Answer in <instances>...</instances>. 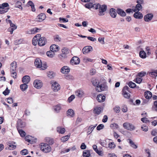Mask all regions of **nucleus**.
I'll return each instance as SVG.
<instances>
[{"mask_svg":"<svg viewBox=\"0 0 157 157\" xmlns=\"http://www.w3.org/2000/svg\"><path fill=\"white\" fill-rule=\"evenodd\" d=\"M69 49L66 47H63L61 49L62 53L59 54L58 56V58L61 59H64L66 58L67 57V55L69 53Z\"/></svg>","mask_w":157,"mask_h":157,"instance_id":"nucleus-1","label":"nucleus"},{"mask_svg":"<svg viewBox=\"0 0 157 157\" xmlns=\"http://www.w3.org/2000/svg\"><path fill=\"white\" fill-rule=\"evenodd\" d=\"M50 83L51 84V88L54 92H57L60 90V86L56 81H51Z\"/></svg>","mask_w":157,"mask_h":157,"instance_id":"nucleus-2","label":"nucleus"},{"mask_svg":"<svg viewBox=\"0 0 157 157\" xmlns=\"http://www.w3.org/2000/svg\"><path fill=\"white\" fill-rule=\"evenodd\" d=\"M107 87L105 83H103L99 84L96 87V91L98 92H101L107 90Z\"/></svg>","mask_w":157,"mask_h":157,"instance_id":"nucleus-3","label":"nucleus"},{"mask_svg":"<svg viewBox=\"0 0 157 157\" xmlns=\"http://www.w3.org/2000/svg\"><path fill=\"white\" fill-rule=\"evenodd\" d=\"M123 126L125 129L130 131L133 130L135 128L134 125L128 122L124 123L123 124Z\"/></svg>","mask_w":157,"mask_h":157,"instance_id":"nucleus-4","label":"nucleus"},{"mask_svg":"<svg viewBox=\"0 0 157 157\" xmlns=\"http://www.w3.org/2000/svg\"><path fill=\"white\" fill-rule=\"evenodd\" d=\"M42 82L40 80L38 79H36L34 80L33 86L35 88L37 89H40L42 87Z\"/></svg>","mask_w":157,"mask_h":157,"instance_id":"nucleus-5","label":"nucleus"},{"mask_svg":"<svg viewBox=\"0 0 157 157\" xmlns=\"http://www.w3.org/2000/svg\"><path fill=\"white\" fill-rule=\"evenodd\" d=\"M40 149L44 152H48L49 151V146L47 144L42 143L41 145Z\"/></svg>","mask_w":157,"mask_h":157,"instance_id":"nucleus-6","label":"nucleus"},{"mask_svg":"<svg viewBox=\"0 0 157 157\" xmlns=\"http://www.w3.org/2000/svg\"><path fill=\"white\" fill-rule=\"evenodd\" d=\"M107 9L106 6L103 5H101V7L99 10L98 15L100 16H103L105 13L104 12L106 11Z\"/></svg>","mask_w":157,"mask_h":157,"instance_id":"nucleus-7","label":"nucleus"},{"mask_svg":"<svg viewBox=\"0 0 157 157\" xmlns=\"http://www.w3.org/2000/svg\"><path fill=\"white\" fill-rule=\"evenodd\" d=\"M93 50L92 47L91 46H86L85 47L82 49L83 54H86L92 51Z\"/></svg>","mask_w":157,"mask_h":157,"instance_id":"nucleus-8","label":"nucleus"},{"mask_svg":"<svg viewBox=\"0 0 157 157\" xmlns=\"http://www.w3.org/2000/svg\"><path fill=\"white\" fill-rule=\"evenodd\" d=\"M46 18V15L44 13H41L38 15L36 18V21L41 22Z\"/></svg>","mask_w":157,"mask_h":157,"instance_id":"nucleus-9","label":"nucleus"},{"mask_svg":"<svg viewBox=\"0 0 157 157\" xmlns=\"http://www.w3.org/2000/svg\"><path fill=\"white\" fill-rule=\"evenodd\" d=\"M79 63V59L76 56L73 57L70 61L71 63L73 65L78 64Z\"/></svg>","mask_w":157,"mask_h":157,"instance_id":"nucleus-10","label":"nucleus"},{"mask_svg":"<svg viewBox=\"0 0 157 157\" xmlns=\"http://www.w3.org/2000/svg\"><path fill=\"white\" fill-rule=\"evenodd\" d=\"M35 66L38 68H41L42 66V63L41 59L39 58L35 59L34 61Z\"/></svg>","mask_w":157,"mask_h":157,"instance_id":"nucleus-11","label":"nucleus"},{"mask_svg":"<svg viewBox=\"0 0 157 157\" xmlns=\"http://www.w3.org/2000/svg\"><path fill=\"white\" fill-rule=\"evenodd\" d=\"M46 42V40L44 37H40L39 39L38 44L39 46H42L44 45Z\"/></svg>","mask_w":157,"mask_h":157,"instance_id":"nucleus-12","label":"nucleus"},{"mask_svg":"<svg viewBox=\"0 0 157 157\" xmlns=\"http://www.w3.org/2000/svg\"><path fill=\"white\" fill-rule=\"evenodd\" d=\"M59 50V46L56 44H52L50 47V50L53 52H58Z\"/></svg>","mask_w":157,"mask_h":157,"instance_id":"nucleus-13","label":"nucleus"},{"mask_svg":"<svg viewBox=\"0 0 157 157\" xmlns=\"http://www.w3.org/2000/svg\"><path fill=\"white\" fill-rule=\"evenodd\" d=\"M153 17L152 13H149L145 15L144 17V19L146 22H149L151 21Z\"/></svg>","mask_w":157,"mask_h":157,"instance_id":"nucleus-14","label":"nucleus"},{"mask_svg":"<svg viewBox=\"0 0 157 157\" xmlns=\"http://www.w3.org/2000/svg\"><path fill=\"white\" fill-rule=\"evenodd\" d=\"M40 37V35L37 34L33 37L32 40V44L34 45L35 46L37 44V41Z\"/></svg>","mask_w":157,"mask_h":157,"instance_id":"nucleus-15","label":"nucleus"},{"mask_svg":"<svg viewBox=\"0 0 157 157\" xmlns=\"http://www.w3.org/2000/svg\"><path fill=\"white\" fill-rule=\"evenodd\" d=\"M105 96L102 94L98 95L97 97V99L100 102H103L105 101Z\"/></svg>","mask_w":157,"mask_h":157,"instance_id":"nucleus-16","label":"nucleus"},{"mask_svg":"<svg viewBox=\"0 0 157 157\" xmlns=\"http://www.w3.org/2000/svg\"><path fill=\"white\" fill-rule=\"evenodd\" d=\"M142 8L141 5L137 4L136 6L132 7V11L134 12H138Z\"/></svg>","mask_w":157,"mask_h":157,"instance_id":"nucleus-17","label":"nucleus"},{"mask_svg":"<svg viewBox=\"0 0 157 157\" xmlns=\"http://www.w3.org/2000/svg\"><path fill=\"white\" fill-rule=\"evenodd\" d=\"M53 109L55 112L56 113H59L61 109V105L60 104H58L53 106Z\"/></svg>","mask_w":157,"mask_h":157,"instance_id":"nucleus-18","label":"nucleus"},{"mask_svg":"<svg viewBox=\"0 0 157 157\" xmlns=\"http://www.w3.org/2000/svg\"><path fill=\"white\" fill-rule=\"evenodd\" d=\"M22 82L23 83L27 84L30 81V77L28 75L24 76L22 78Z\"/></svg>","mask_w":157,"mask_h":157,"instance_id":"nucleus-19","label":"nucleus"},{"mask_svg":"<svg viewBox=\"0 0 157 157\" xmlns=\"http://www.w3.org/2000/svg\"><path fill=\"white\" fill-rule=\"evenodd\" d=\"M18 125L17 126V129L18 128L20 129V128H24L25 126V123L24 122L22 121L21 120H20L17 123Z\"/></svg>","mask_w":157,"mask_h":157,"instance_id":"nucleus-20","label":"nucleus"},{"mask_svg":"<svg viewBox=\"0 0 157 157\" xmlns=\"http://www.w3.org/2000/svg\"><path fill=\"white\" fill-rule=\"evenodd\" d=\"M76 95L79 98L82 97L84 94V92L81 90H79L75 92Z\"/></svg>","mask_w":157,"mask_h":157,"instance_id":"nucleus-21","label":"nucleus"},{"mask_svg":"<svg viewBox=\"0 0 157 157\" xmlns=\"http://www.w3.org/2000/svg\"><path fill=\"white\" fill-rule=\"evenodd\" d=\"M133 16L134 17L137 19H141L142 18L143 16L142 14L138 12H136V13L134 14Z\"/></svg>","mask_w":157,"mask_h":157,"instance_id":"nucleus-22","label":"nucleus"},{"mask_svg":"<svg viewBox=\"0 0 157 157\" xmlns=\"http://www.w3.org/2000/svg\"><path fill=\"white\" fill-rule=\"evenodd\" d=\"M110 14L112 17L115 18L117 15V13L115 12V10L113 8H111L110 10Z\"/></svg>","mask_w":157,"mask_h":157,"instance_id":"nucleus-23","label":"nucleus"},{"mask_svg":"<svg viewBox=\"0 0 157 157\" xmlns=\"http://www.w3.org/2000/svg\"><path fill=\"white\" fill-rule=\"evenodd\" d=\"M40 30V29L37 28H34L29 31V33L30 34H33L37 32H38Z\"/></svg>","mask_w":157,"mask_h":157,"instance_id":"nucleus-24","label":"nucleus"},{"mask_svg":"<svg viewBox=\"0 0 157 157\" xmlns=\"http://www.w3.org/2000/svg\"><path fill=\"white\" fill-rule=\"evenodd\" d=\"M144 96L146 99H149L151 97L152 94L150 91H147L144 93Z\"/></svg>","mask_w":157,"mask_h":157,"instance_id":"nucleus-25","label":"nucleus"},{"mask_svg":"<svg viewBox=\"0 0 157 157\" xmlns=\"http://www.w3.org/2000/svg\"><path fill=\"white\" fill-rule=\"evenodd\" d=\"M102 111V110L101 107H96L94 110V113L97 115H99L101 113Z\"/></svg>","mask_w":157,"mask_h":157,"instance_id":"nucleus-26","label":"nucleus"},{"mask_svg":"<svg viewBox=\"0 0 157 157\" xmlns=\"http://www.w3.org/2000/svg\"><path fill=\"white\" fill-rule=\"evenodd\" d=\"M97 124H96L95 126H93V125H90L88 129V131L87 132V134L88 135H89L91 133V132H92L94 129L97 126Z\"/></svg>","mask_w":157,"mask_h":157,"instance_id":"nucleus-27","label":"nucleus"},{"mask_svg":"<svg viewBox=\"0 0 157 157\" xmlns=\"http://www.w3.org/2000/svg\"><path fill=\"white\" fill-rule=\"evenodd\" d=\"M67 116H70L71 117H73L74 115V111L71 109H69L67 111Z\"/></svg>","mask_w":157,"mask_h":157,"instance_id":"nucleus-28","label":"nucleus"},{"mask_svg":"<svg viewBox=\"0 0 157 157\" xmlns=\"http://www.w3.org/2000/svg\"><path fill=\"white\" fill-rule=\"evenodd\" d=\"M21 4L22 3L21 2L17 1L15 4V7L16 8H19L22 10L23 9V8L21 6Z\"/></svg>","mask_w":157,"mask_h":157,"instance_id":"nucleus-29","label":"nucleus"},{"mask_svg":"<svg viewBox=\"0 0 157 157\" xmlns=\"http://www.w3.org/2000/svg\"><path fill=\"white\" fill-rule=\"evenodd\" d=\"M57 131L60 133L63 134L65 132V129L64 128L59 127L57 128Z\"/></svg>","mask_w":157,"mask_h":157,"instance_id":"nucleus-30","label":"nucleus"},{"mask_svg":"<svg viewBox=\"0 0 157 157\" xmlns=\"http://www.w3.org/2000/svg\"><path fill=\"white\" fill-rule=\"evenodd\" d=\"M20 87L21 90L23 91H24L28 88V86L26 84L24 83V84L20 85Z\"/></svg>","mask_w":157,"mask_h":157,"instance_id":"nucleus-31","label":"nucleus"},{"mask_svg":"<svg viewBox=\"0 0 157 157\" xmlns=\"http://www.w3.org/2000/svg\"><path fill=\"white\" fill-rule=\"evenodd\" d=\"M117 13L122 16H125L126 15L125 13L122 10L118 9L117 10Z\"/></svg>","mask_w":157,"mask_h":157,"instance_id":"nucleus-32","label":"nucleus"},{"mask_svg":"<svg viewBox=\"0 0 157 157\" xmlns=\"http://www.w3.org/2000/svg\"><path fill=\"white\" fill-rule=\"evenodd\" d=\"M84 157H89L90 156L89 151L87 150L84 151L83 152Z\"/></svg>","mask_w":157,"mask_h":157,"instance_id":"nucleus-33","label":"nucleus"},{"mask_svg":"<svg viewBox=\"0 0 157 157\" xmlns=\"http://www.w3.org/2000/svg\"><path fill=\"white\" fill-rule=\"evenodd\" d=\"M110 128L113 129H117L118 128V125L116 123H113L110 124Z\"/></svg>","mask_w":157,"mask_h":157,"instance_id":"nucleus-34","label":"nucleus"},{"mask_svg":"<svg viewBox=\"0 0 157 157\" xmlns=\"http://www.w3.org/2000/svg\"><path fill=\"white\" fill-rule=\"evenodd\" d=\"M139 55L140 57L143 59L145 58L146 56V53L144 51L140 52L139 53Z\"/></svg>","mask_w":157,"mask_h":157,"instance_id":"nucleus-35","label":"nucleus"},{"mask_svg":"<svg viewBox=\"0 0 157 157\" xmlns=\"http://www.w3.org/2000/svg\"><path fill=\"white\" fill-rule=\"evenodd\" d=\"M54 40L56 42H60L61 39L60 37L58 35H56L54 36Z\"/></svg>","mask_w":157,"mask_h":157,"instance_id":"nucleus-36","label":"nucleus"},{"mask_svg":"<svg viewBox=\"0 0 157 157\" xmlns=\"http://www.w3.org/2000/svg\"><path fill=\"white\" fill-rule=\"evenodd\" d=\"M9 6V4L6 2L2 4H0V9H5L6 7Z\"/></svg>","mask_w":157,"mask_h":157,"instance_id":"nucleus-37","label":"nucleus"},{"mask_svg":"<svg viewBox=\"0 0 157 157\" xmlns=\"http://www.w3.org/2000/svg\"><path fill=\"white\" fill-rule=\"evenodd\" d=\"M149 74L151 77L154 78H156L157 76V70L150 72Z\"/></svg>","mask_w":157,"mask_h":157,"instance_id":"nucleus-38","label":"nucleus"},{"mask_svg":"<svg viewBox=\"0 0 157 157\" xmlns=\"http://www.w3.org/2000/svg\"><path fill=\"white\" fill-rule=\"evenodd\" d=\"M18 132L21 137H24L26 135L25 132L22 130L18 128Z\"/></svg>","mask_w":157,"mask_h":157,"instance_id":"nucleus-39","label":"nucleus"},{"mask_svg":"<svg viewBox=\"0 0 157 157\" xmlns=\"http://www.w3.org/2000/svg\"><path fill=\"white\" fill-rule=\"evenodd\" d=\"M92 82L93 85L96 87L100 83L98 81V80L96 79H93L92 81Z\"/></svg>","mask_w":157,"mask_h":157,"instance_id":"nucleus-40","label":"nucleus"},{"mask_svg":"<svg viewBox=\"0 0 157 157\" xmlns=\"http://www.w3.org/2000/svg\"><path fill=\"white\" fill-rule=\"evenodd\" d=\"M11 76L14 78H17V73L14 69H13L12 71H11Z\"/></svg>","mask_w":157,"mask_h":157,"instance_id":"nucleus-41","label":"nucleus"},{"mask_svg":"<svg viewBox=\"0 0 157 157\" xmlns=\"http://www.w3.org/2000/svg\"><path fill=\"white\" fill-rule=\"evenodd\" d=\"M142 78L138 77L137 76L135 80H134V81L137 83L140 84L142 82Z\"/></svg>","mask_w":157,"mask_h":157,"instance_id":"nucleus-42","label":"nucleus"},{"mask_svg":"<svg viewBox=\"0 0 157 157\" xmlns=\"http://www.w3.org/2000/svg\"><path fill=\"white\" fill-rule=\"evenodd\" d=\"M83 61L84 63H87L88 62H92L93 59L88 57H85L83 59Z\"/></svg>","mask_w":157,"mask_h":157,"instance_id":"nucleus-43","label":"nucleus"},{"mask_svg":"<svg viewBox=\"0 0 157 157\" xmlns=\"http://www.w3.org/2000/svg\"><path fill=\"white\" fill-rule=\"evenodd\" d=\"M129 143L131 144V146L135 149H136L137 147V146L134 143L132 140H129Z\"/></svg>","mask_w":157,"mask_h":157,"instance_id":"nucleus-44","label":"nucleus"},{"mask_svg":"<svg viewBox=\"0 0 157 157\" xmlns=\"http://www.w3.org/2000/svg\"><path fill=\"white\" fill-rule=\"evenodd\" d=\"M69 138V136L67 135L65 136H63L61 138V140L63 142H64L65 141L68 140Z\"/></svg>","mask_w":157,"mask_h":157,"instance_id":"nucleus-45","label":"nucleus"},{"mask_svg":"<svg viewBox=\"0 0 157 157\" xmlns=\"http://www.w3.org/2000/svg\"><path fill=\"white\" fill-rule=\"evenodd\" d=\"M128 86L131 88H133L136 87V84L132 81H130L128 83Z\"/></svg>","mask_w":157,"mask_h":157,"instance_id":"nucleus-46","label":"nucleus"},{"mask_svg":"<svg viewBox=\"0 0 157 157\" xmlns=\"http://www.w3.org/2000/svg\"><path fill=\"white\" fill-rule=\"evenodd\" d=\"M130 89L127 86H125L123 87L122 90V92H127L126 91L129 92H130Z\"/></svg>","mask_w":157,"mask_h":157,"instance_id":"nucleus-47","label":"nucleus"},{"mask_svg":"<svg viewBox=\"0 0 157 157\" xmlns=\"http://www.w3.org/2000/svg\"><path fill=\"white\" fill-rule=\"evenodd\" d=\"M17 63L16 62L14 61H13V62H12L11 64V68H13V69H15L17 67Z\"/></svg>","mask_w":157,"mask_h":157,"instance_id":"nucleus-48","label":"nucleus"},{"mask_svg":"<svg viewBox=\"0 0 157 157\" xmlns=\"http://www.w3.org/2000/svg\"><path fill=\"white\" fill-rule=\"evenodd\" d=\"M9 23L10 24V27L11 28L16 29L17 28V26L14 24L12 23L11 21H9Z\"/></svg>","mask_w":157,"mask_h":157,"instance_id":"nucleus-49","label":"nucleus"},{"mask_svg":"<svg viewBox=\"0 0 157 157\" xmlns=\"http://www.w3.org/2000/svg\"><path fill=\"white\" fill-rule=\"evenodd\" d=\"M9 9L6 8L5 9H0V14H4L8 12Z\"/></svg>","mask_w":157,"mask_h":157,"instance_id":"nucleus-50","label":"nucleus"},{"mask_svg":"<svg viewBox=\"0 0 157 157\" xmlns=\"http://www.w3.org/2000/svg\"><path fill=\"white\" fill-rule=\"evenodd\" d=\"M23 41L22 39L17 40L15 41L14 43L16 45H18L21 44Z\"/></svg>","mask_w":157,"mask_h":157,"instance_id":"nucleus-51","label":"nucleus"},{"mask_svg":"<svg viewBox=\"0 0 157 157\" xmlns=\"http://www.w3.org/2000/svg\"><path fill=\"white\" fill-rule=\"evenodd\" d=\"M8 149L10 150H13L15 149L16 148V146L13 145L10 143H9Z\"/></svg>","mask_w":157,"mask_h":157,"instance_id":"nucleus-52","label":"nucleus"},{"mask_svg":"<svg viewBox=\"0 0 157 157\" xmlns=\"http://www.w3.org/2000/svg\"><path fill=\"white\" fill-rule=\"evenodd\" d=\"M104 39V37H99L98 39V40L101 44H105Z\"/></svg>","mask_w":157,"mask_h":157,"instance_id":"nucleus-53","label":"nucleus"},{"mask_svg":"<svg viewBox=\"0 0 157 157\" xmlns=\"http://www.w3.org/2000/svg\"><path fill=\"white\" fill-rule=\"evenodd\" d=\"M85 7L88 9H90L93 7V5L91 3H88L85 4Z\"/></svg>","mask_w":157,"mask_h":157,"instance_id":"nucleus-54","label":"nucleus"},{"mask_svg":"<svg viewBox=\"0 0 157 157\" xmlns=\"http://www.w3.org/2000/svg\"><path fill=\"white\" fill-rule=\"evenodd\" d=\"M59 21L60 22H67L68 21V19L61 17L59 18Z\"/></svg>","mask_w":157,"mask_h":157,"instance_id":"nucleus-55","label":"nucleus"},{"mask_svg":"<svg viewBox=\"0 0 157 157\" xmlns=\"http://www.w3.org/2000/svg\"><path fill=\"white\" fill-rule=\"evenodd\" d=\"M113 110L116 113H118L120 111V108L119 106H117L114 108Z\"/></svg>","mask_w":157,"mask_h":157,"instance_id":"nucleus-56","label":"nucleus"},{"mask_svg":"<svg viewBox=\"0 0 157 157\" xmlns=\"http://www.w3.org/2000/svg\"><path fill=\"white\" fill-rule=\"evenodd\" d=\"M146 74V72L144 71H142L138 73L137 76L141 78L142 77L144 76Z\"/></svg>","mask_w":157,"mask_h":157,"instance_id":"nucleus-57","label":"nucleus"},{"mask_svg":"<svg viewBox=\"0 0 157 157\" xmlns=\"http://www.w3.org/2000/svg\"><path fill=\"white\" fill-rule=\"evenodd\" d=\"M108 147L110 148H114L115 147V145L114 142H112L108 144Z\"/></svg>","mask_w":157,"mask_h":157,"instance_id":"nucleus-58","label":"nucleus"},{"mask_svg":"<svg viewBox=\"0 0 157 157\" xmlns=\"http://www.w3.org/2000/svg\"><path fill=\"white\" fill-rule=\"evenodd\" d=\"M123 94L124 97L126 98H129L130 97V94L127 92H123Z\"/></svg>","mask_w":157,"mask_h":157,"instance_id":"nucleus-59","label":"nucleus"},{"mask_svg":"<svg viewBox=\"0 0 157 157\" xmlns=\"http://www.w3.org/2000/svg\"><path fill=\"white\" fill-rule=\"evenodd\" d=\"M70 71V69H61V72L62 73L67 74Z\"/></svg>","mask_w":157,"mask_h":157,"instance_id":"nucleus-60","label":"nucleus"},{"mask_svg":"<svg viewBox=\"0 0 157 157\" xmlns=\"http://www.w3.org/2000/svg\"><path fill=\"white\" fill-rule=\"evenodd\" d=\"M104 127V125L102 124H99L97 127V129L99 131L103 129Z\"/></svg>","mask_w":157,"mask_h":157,"instance_id":"nucleus-61","label":"nucleus"},{"mask_svg":"<svg viewBox=\"0 0 157 157\" xmlns=\"http://www.w3.org/2000/svg\"><path fill=\"white\" fill-rule=\"evenodd\" d=\"M75 96L74 95H72L69 97L68 99V101L69 103L71 102L74 98Z\"/></svg>","mask_w":157,"mask_h":157,"instance_id":"nucleus-62","label":"nucleus"},{"mask_svg":"<svg viewBox=\"0 0 157 157\" xmlns=\"http://www.w3.org/2000/svg\"><path fill=\"white\" fill-rule=\"evenodd\" d=\"M101 6L99 4H95L93 5V7L94 8L96 9H100L101 7Z\"/></svg>","mask_w":157,"mask_h":157,"instance_id":"nucleus-63","label":"nucleus"},{"mask_svg":"<svg viewBox=\"0 0 157 157\" xmlns=\"http://www.w3.org/2000/svg\"><path fill=\"white\" fill-rule=\"evenodd\" d=\"M154 119H155L151 122V124L155 126L157 124V117H154Z\"/></svg>","mask_w":157,"mask_h":157,"instance_id":"nucleus-64","label":"nucleus"}]
</instances>
